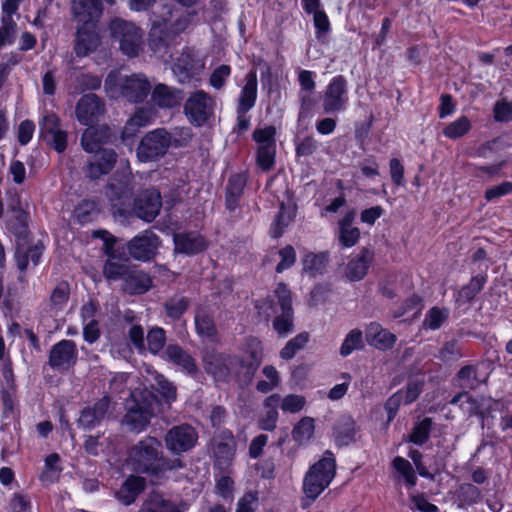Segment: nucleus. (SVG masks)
<instances>
[{
	"label": "nucleus",
	"instance_id": "obj_64",
	"mask_svg": "<svg viewBox=\"0 0 512 512\" xmlns=\"http://www.w3.org/2000/svg\"><path fill=\"white\" fill-rule=\"evenodd\" d=\"M15 28L16 24L13 18L9 16H2L0 27V48L13 42Z\"/></svg>",
	"mask_w": 512,
	"mask_h": 512
},
{
	"label": "nucleus",
	"instance_id": "obj_42",
	"mask_svg": "<svg viewBox=\"0 0 512 512\" xmlns=\"http://www.w3.org/2000/svg\"><path fill=\"white\" fill-rule=\"evenodd\" d=\"M328 263V253H307L303 260V271L312 277L323 274Z\"/></svg>",
	"mask_w": 512,
	"mask_h": 512
},
{
	"label": "nucleus",
	"instance_id": "obj_56",
	"mask_svg": "<svg viewBox=\"0 0 512 512\" xmlns=\"http://www.w3.org/2000/svg\"><path fill=\"white\" fill-rule=\"evenodd\" d=\"M193 133L189 127H177L169 132L170 147L183 148L189 145Z\"/></svg>",
	"mask_w": 512,
	"mask_h": 512
},
{
	"label": "nucleus",
	"instance_id": "obj_19",
	"mask_svg": "<svg viewBox=\"0 0 512 512\" xmlns=\"http://www.w3.org/2000/svg\"><path fill=\"white\" fill-rule=\"evenodd\" d=\"M117 161V154L112 149L98 151L84 167L85 176L91 180L99 179L110 173Z\"/></svg>",
	"mask_w": 512,
	"mask_h": 512
},
{
	"label": "nucleus",
	"instance_id": "obj_12",
	"mask_svg": "<svg viewBox=\"0 0 512 512\" xmlns=\"http://www.w3.org/2000/svg\"><path fill=\"white\" fill-rule=\"evenodd\" d=\"M213 99L204 91L199 90L190 95L184 105V112L190 123L202 126L212 116Z\"/></svg>",
	"mask_w": 512,
	"mask_h": 512
},
{
	"label": "nucleus",
	"instance_id": "obj_28",
	"mask_svg": "<svg viewBox=\"0 0 512 512\" xmlns=\"http://www.w3.org/2000/svg\"><path fill=\"white\" fill-rule=\"evenodd\" d=\"M151 285L152 279L150 276L134 265L122 283V289L128 294L137 295L147 292Z\"/></svg>",
	"mask_w": 512,
	"mask_h": 512
},
{
	"label": "nucleus",
	"instance_id": "obj_5",
	"mask_svg": "<svg viewBox=\"0 0 512 512\" xmlns=\"http://www.w3.org/2000/svg\"><path fill=\"white\" fill-rule=\"evenodd\" d=\"M336 474V462L329 451L310 467L303 481V490L308 498L315 500L331 483Z\"/></svg>",
	"mask_w": 512,
	"mask_h": 512
},
{
	"label": "nucleus",
	"instance_id": "obj_22",
	"mask_svg": "<svg viewBox=\"0 0 512 512\" xmlns=\"http://www.w3.org/2000/svg\"><path fill=\"white\" fill-rule=\"evenodd\" d=\"M100 45V37L95 24H83L77 30L74 51L78 57L87 56Z\"/></svg>",
	"mask_w": 512,
	"mask_h": 512
},
{
	"label": "nucleus",
	"instance_id": "obj_3",
	"mask_svg": "<svg viewBox=\"0 0 512 512\" xmlns=\"http://www.w3.org/2000/svg\"><path fill=\"white\" fill-rule=\"evenodd\" d=\"M160 411V401L157 396L148 389H134L127 401V411L122 419V424L134 433L144 431L151 419Z\"/></svg>",
	"mask_w": 512,
	"mask_h": 512
},
{
	"label": "nucleus",
	"instance_id": "obj_13",
	"mask_svg": "<svg viewBox=\"0 0 512 512\" xmlns=\"http://www.w3.org/2000/svg\"><path fill=\"white\" fill-rule=\"evenodd\" d=\"M105 102L96 94L83 95L77 102L75 113L81 125L93 126L105 115Z\"/></svg>",
	"mask_w": 512,
	"mask_h": 512
},
{
	"label": "nucleus",
	"instance_id": "obj_29",
	"mask_svg": "<svg viewBox=\"0 0 512 512\" xmlns=\"http://www.w3.org/2000/svg\"><path fill=\"white\" fill-rule=\"evenodd\" d=\"M182 98L180 90L162 83L157 84L151 93L152 103L160 108H173L180 104Z\"/></svg>",
	"mask_w": 512,
	"mask_h": 512
},
{
	"label": "nucleus",
	"instance_id": "obj_37",
	"mask_svg": "<svg viewBox=\"0 0 512 512\" xmlns=\"http://www.w3.org/2000/svg\"><path fill=\"white\" fill-rule=\"evenodd\" d=\"M354 218L355 213L348 212L339 221V241L345 247L354 246L360 238L359 229L353 226Z\"/></svg>",
	"mask_w": 512,
	"mask_h": 512
},
{
	"label": "nucleus",
	"instance_id": "obj_38",
	"mask_svg": "<svg viewBox=\"0 0 512 512\" xmlns=\"http://www.w3.org/2000/svg\"><path fill=\"white\" fill-rule=\"evenodd\" d=\"M246 185V177L243 174L232 175L226 187V207L234 211L239 203Z\"/></svg>",
	"mask_w": 512,
	"mask_h": 512
},
{
	"label": "nucleus",
	"instance_id": "obj_33",
	"mask_svg": "<svg viewBox=\"0 0 512 512\" xmlns=\"http://www.w3.org/2000/svg\"><path fill=\"white\" fill-rule=\"evenodd\" d=\"M146 481L140 476H129L116 493L117 499L124 505H130L145 489Z\"/></svg>",
	"mask_w": 512,
	"mask_h": 512
},
{
	"label": "nucleus",
	"instance_id": "obj_1",
	"mask_svg": "<svg viewBox=\"0 0 512 512\" xmlns=\"http://www.w3.org/2000/svg\"><path fill=\"white\" fill-rule=\"evenodd\" d=\"M128 463L133 471L151 476H159L167 471L184 467L180 458L164 456L162 443L152 436H146L131 447Z\"/></svg>",
	"mask_w": 512,
	"mask_h": 512
},
{
	"label": "nucleus",
	"instance_id": "obj_16",
	"mask_svg": "<svg viewBox=\"0 0 512 512\" xmlns=\"http://www.w3.org/2000/svg\"><path fill=\"white\" fill-rule=\"evenodd\" d=\"M161 207L160 192L154 188H149L139 192L135 197L133 212L138 218L151 222L159 215Z\"/></svg>",
	"mask_w": 512,
	"mask_h": 512
},
{
	"label": "nucleus",
	"instance_id": "obj_62",
	"mask_svg": "<svg viewBox=\"0 0 512 512\" xmlns=\"http://www.w3.org/2000/svg\"><path fill=\"white\" fill-rule=\"evenodd\" d=\"M314 92H299L298 98L300 103L298 120H304L308 118L316 104V100L313 96Z\"/></svg>",
	"mask_w": 512,
	"mask_h": 512
},
{
	"label": "nucleus",
	"instance_id": "obj_35",
	"mask_svg": "<svg viewBox=\"0 0 512 512\" xmlns=\"http://www.w3.org/2000/svg\"><path fill=\"white\" fill-rule=\"evenodd\" d=\"M163 358L181 366L188 373H195L197 366L192 356L178 344H169L164 352Z\"/></svg>",
	"mask_w": 512,
	"mask_h": 512
},
{
	"label": "nucleus",
	"instance_id": "obj_8",
	"mask_svg": "<svg viewBox=\"0 0 512 512\" xmlns=\"http://www.w3.org/2000/svg\"><path fill=\"white\" fill-rule=\"evenodd\" d=\"M170 148L169 132L158 128L148 132L139 142L136 154L141 162H152L163 157Z\"/></svg>",
	"mask_w": 512,
	"mask_h": 512
},
{
	"label": "nucleus",
	"instance_id": "obj_20",
	"mask_svg": "<svg viewBox=\"0 0 512 512\" xmlns=\"http://www.w3.org/2000/svg\"><path fill=\"white\" fill-rule=\"evenodd\" d=\"M203 68L190 49L184 50L172 66V71L180 83L189 82Z\"/></svg>",
	"mask_w": 512,
	"mask_h": 512
},
{
	"label": "nucleus",
	"instance_id": "obj_52",
	"mask_svg": "<svg viewBox=\"0 0 512 512\" xmlns=\"http://www.w3.org/2000/svg\"><path fill=\"white\" fill-rule=\"evenodd\" d=\"M292 220V213L282 204L271 227L270 232L272 237L279 238L280 236H282L285 229L290 225Z\"/></svg>",
	"mask_w": 512,
	"mask_h": 512
},
{
	"label": "nucleus",
	"instance_id": "obj_30",
	"mask_svg": "<svg viewBox=\"0 0 512 512\" xmlns=\"http://www.w3.org/2000/svg\"><path fill=\"white\" fill-rule=\"evenodd\" d=\"M109 136V129L107 127L89 126L82 134L81 146L86 152L96 154L102 150L100 145L106 143Z\"/></svg>",
	"mask_w": 512,
	"mask_h": 512
},
{
	"label": "nucleus",
	"instance_id": "obj_51",
	"mask_svg": "<svg viewBox=\"0 0 512 512\" xmlns=\"http://www.w3.org/2000/svg\"><path fill=\"white\" fill-rule=\"evenodd\" d=\"M308 341L309 334L307 332H302L296 335L294 338L289 340L280 351L281 358L285 360L292 359L295 354L307 344Z\"/></svg>",
	"mask_w": 512,
	"mask_h": 512
},
{
	"label": "nucleus",
	"instance_id": "obj_55",
	"mask_svg": "<svg viewBox=\"0 0 512 512\" xmlns=\"http://www.w3.org/2000/svg\"><path fill=\"white\" fill-rule=\"evenodd\" d=\"M431 427V418H424L413 428V431L410 435V441L416 445L424 444L429 439Z\"/></svg>",
	"mask_w": 512,
	"mask_h": 512
},
{
	"label": "nucleus",
	"instance_id": "obj_61",
	"mask_svg": "<svg viewBox=\"0 0 512 512\" xmlns=\"http://www.w3.org/2000/svg\"><path fill=\"white\" fill-rule=\"evenodd\" d=\"M196 330L199 335L212 337L216 334V326L210 316L205 313H197L195 316Z\"/></svg>",
	"mask_w": 512,
	"mask_h": 512
},
{
	"label": "nucleus",
	"instance_id": "obj_50",
	"mask_svg": "<svg viewBox=\"0 0 512 512\" xmlns=\"http://www.w3.org/2000/svg\"><path fill=\"white\" fill-rule=\"evenodd\" d=\"M189 307V300L183 296H174L164 303L167 316L173 320L179 319Z\"/></svg>",
	"mask_w": 512,
	"mask_h": 512
},
{
	"label": "nucleus",
	"instance_id": "obj_26",
	"mask_svg": "<svg viewBox=\"0 0 512 512\" xmlns=\"http://www.w3.org/2000/svg\"><path fill=\"white\" fill-rule=\"evenodd\" d=\"M366 341L369 345L379 349H391L396 343V335L383 328L377 322H371L365 330Z\"/></svg>",
	"mask_w": 512,
	"mask_h": 512
},
{
	"label": "nucleus",
	"instance_id": "obj_18",
	"mask_svg": "<svg viewBox=\"0 0 512 512\" xmlns=\"http://www.w3.org/2000/svg\"><path fill=\"white\" fill-rule=\"evenodd\" d=\"M159 237L151 231L136 235L127 243L129 255L135 260L149 261L157 252Z\"/></svg>",
	"mask_w": 512,
	"mask_h": 512
},
{
	"label": "nucleus",
	"instance_id": "obj_17",
	"mask_svg": "<svg viewBox=\"0 0 512 512\" xmlns=\"http://www.w3.org/2000/svg\"><path fill=\"white\" fill-rule=\"evenodd\" d=\"M78 358L75 342L72 340H61L54 344L50 350L48 364L57 371H68L72 368Z\"/></svg>",
	"mask_w": 512,
	"mask_h": 512
},
{
	"label": "nucleus",
	"instance_id": "obj_24",
	"mask_svg": "<svg viewBox=\"0 0 512 512\" xmlns=\"http://www.w3.org/2000/svg\"><path fill=\"white\" fill-rule=\"evenodd\" d=\"M174 251L185 255H195L207 247L205 239L197 232H180L173 236Z\"/></svg>",
	"mask_w": 512,
	"mask_h": 512
},
{
	"label": "nucleus",
	"instance_id": "obj_6",
	"mask_svg": "<svg viewBox=\"0 0 512 512\" xmlns=\"http://www.w3.org/2000/svg\"><path fill=\"white\" fill-rule=\"evenodd\" d=\"M110 36L119 43L120 50L134 57L142 50L143 32L135 23L120 17L111 19L108 25Z\"/></svg>",
	"mask_w": 512,
	"mask_h": 512
},
{
	"label": "nucleus",
	"instance_id": "obj_41",
	"mask_svg": "<svg viewBox=\"0 0 512 512\" xmlns=\"http://www.w3.org/2000/svg\"><path fill=\"white\" fill-rule=\"evenodd\" d=\"M139 512H179L177 507L158 492L150 493Z\"/></svg>",
	"mask_w": 512,
	"mask_h": 512
},
{
	"label": "nucleus",
	"instance_id": "obj_11",
	"mask_svg": "<svg viewBox=\"0 0 512 512\" xmlns=\"http://www.w3.org/2000/svg\"><path fill=\"white\" fill-rule=\"evenodd\" d=\"M281 313L273 320V328L281 337L286 336L294 329V313L292 308L291 292L284 283H279L274 291Z\"/></svg>",
	"mask_w": 512,
	"mask_h": 512
},
{
	"label": "nucleus",
	"instance_id": "obj_14",
	"mask_svg": "<svg viewBox=\"0 0 512 512\" xmlns=\"http://www.w3.org/2000/svg\"><path fill=\"white\" fill-rule=\"evenodd\" d=\"M197 439L196 430L188 424L172 427L164 437L166 448L177 455L192 449Z\"/></svg>",
	"mask_w": 512,
	"mask_h": 512
},
{
	"label": "nucleus",
	"instance_id": "obj_36",
	"mask_svg": "<svg viewBox=\"0 0 512 512\" xmlns=\"http://www.w3.org/2000/svg\"><path fill=\"white\" fill-rule=\"evenodd\" d=\"M484 401L483 397L475 398L467 391L457 393L451 400V405H458L464 414L467 416L484 415Z\"/></svg>",
	"mask_w": 512,
	"mask_h": 512
},
{
	"label": "nucleus",
	"instance_id": "obj_10",
	"mask_svg": "<svg viewBox=\"0 0 512 512\" xmlns=\"http://www.w3.org/2000/svg\"><path fill=\"white\" fill-rule=\"evenodd\" d=\"M40 139L50 148L62 153L67 148L68 133L61 126L60 118L54 113L46 114L39 122Z\"/></svg>",
	"mask_w": 512,
	"mask_h": 512
},
{
	"label": "nucleus",
	"instance_id": "obj_23",
	"mask_svg": "<svg viewBox=\"0 0 512 512\" xmlns=\"http://www.w3.org/2000/svg\"><path fill=\"white\" fill-rule=\"evenodd\" d=\"M213 453L219 466H227L235 453V441L228 430L221 431L212 439Z\"/></svg>",
	"mask_w": 512,
	"mask_h": 512
},
{
	"label": "nucleus",
	"instance_id": "obj_63",
	"mask_svg": "<svg viewBox=\"0 0 512 512\" xmlns=\"http://www.w3.org/2000/svg\"><path fill=\"white\" fill-rule=\"evenodd\" d=\"M305 403V397L296 394H289L284 398H281L279 406L284 412L297 413L303 409Z\"/></svg>",
	"mask_w": 512,
	"mask_h": 512
},
{
	"label": "nucleus",
	"instance_id": "obj_54",
	"mask_svg": "<svg viewBox=\"0 0 512 512\" xmlns=\"http://www.w3.org/2000/svg\"><path fill=\"white\" fill-rule=\"evenodd\" d=\"M486 280L487 278L484 275H477L473 277L467 285L461 288L459 291V298L465 301L473 300L475 296L482 290Z\"/></svg>",
	"mask_w": 512,
	"mask_h": 512
},
{
	"label": "nucleus",
	"instance_id": "obj_40",
	"mask_svg": "<svg viewBox=\"0 0 512 512\" xmlns=\"http://www.w3.org/2000/svg\"><path fill=\"white\" fill-rule=\"evenodd\" d=\"M152 120V114L149 110L139 108L136 112L127 120L123 131V138H131L136 135L140 128L148 125Z\"/></svg>",
	"mask_w": 512,
	"mask_h": 512
},
{
	"label": "nucleus",
	"instance_id": "obj_45",
	"mask_svg": "<svg viewBox=\"0 0 512 512\" xmlns=\"http://www.w3.org/2000/svg\"><path fill=\"white\" fill-rule=\"evenodd\" d=\"M459 386L463 389L474 390L485 382V379H480L477 367L474 365H466L462 367L457 373Z\"/></svg>",
	"mask_w": 512,
	"mask_h": 512
},
{
	"label": "nucleus",
	"instance_id": "obj_47",
	"mask_svg": "<svg viewBox=\"0 0 512 512\" xmlns=\"http://www.w3.org/2000/svg\"><path fill=\"white\" fill-rule=\"evenodd\" d=\"M471 121L466 116H461L454 122L449 123L444 129L445 137L455 140L465 136L471 130Z\"/></svg>",
	"mask_w": 512,
	"mask_h": 512
},
{
	"label": "nucleus",
	"instance_id": "obj_34",
	"mask_svg": "<svg viewBox=\"0 0 512 512\" xmlns=\"http://www.w3.org/2000/svg\"><path fill=\"white\" fill-rule=\"evenodd\" d=\"M281 396L277 393L268 396L263 403L264 413L258 419V426L264 431H273L278 421L277 408L280 404Z\"/></svg>",
	"mask_w": 512,
	"mask_h": 512
},
{
	"label": "nucleus",
	"instance_id": "obj_43",
	"mask_svg": "<svg viewBox=\"0 0 512 512\" xmlns=\"http://www.w3.org/2000/svg\"><path fill=\"white\" fill-rule=\"evenodd\" d=\"M10 212L7 228L15 235L24 234L28 225V213L20 206L19 201L10 207Z\"/></svg>",
	"mask_w": 512,
	"mask_h": 512
},
{
	"label": "nucleus",
	"instance_id": "obj_60",
	"mask_svg": "<svg viewBox=\"0 0 512 512\" xmlns=\"http://www.w3.org/2000/svg\"><path fill=\"white\" fill-rule=\"evenodd\" d=\"M447 317L448 314L445 310L433 307L427 312L423 326L431 330L439 329Z\"/></svg>",
	"mask_w": 512,
	"mask_h": 512
},
{
	"label": "nucleus",
	"instance_id": "obj_2",
	"mask_svg": "<svg viewBox=\"0 0 512 512\" xmlns=\"http://www.w3.org/2000/svg\"><path fill=\"white\" fill-rule=\"evenodd\" d=\"M195 13L178 14L169 5L162 7L160 15H154L150 31L149 45L165 61L172 58L169 48L176 35L184 32L192 22Z\"/></svg>",
	"mask_w": 512,
	"mask_h": 512
},
{
	"label": "nucleus",
	"instance_id": "obj_59",
	"mask_svg": "<svg viewBox=\"0 0 512 512\" xmlns=\"http://www.w3.org/2000/svg\"><path fill=\"white\" fill-rule=\"evenodd\" d=\"M127 337L138 353L142 354L146 351L145 333L141 325L132 324L127 331Z\"/></svg>",
	"mask_w": 512,
	"mask_h": 512
},
{
	"label": "nucleus",
	"instance_id": "obj_44",
	"mask_svg": "<svg viewBox=\"0 0 512 512\" xmlns=\"http://www.w3.org/2000/svg\"><path fill=\"white\" fill-rule=\"evenodd\" d=\"M43 253L42 246H32L27 249L18 248L15 253L17 267L21 272H24L31 262L33 266H37Z\"/></svg>",
	"mask_w": 512,
	"mask_h": 512
},
{
	"label": "nucleus",
	"instance_id": "obj_39",
	"mask_svg": "<svg viewBox=\"0 0 512 512\" xmlns=\"http://www.w3.org/2000/svg\"><path fill=\"white\" fill-rule=\"evenodd\" d=\"M355 421L350 416H343L334 428L335 441L340 446L349 445L355 440Z\"/></svg>",
	"mask_w": 512,
	"mask_h": 512
},
{
	"label": "nucleus",
	"instance_id": "obj_7",
	"mask_svg": "<svg viewBox=\"0 0 512 512\" xmlns=\"http://www.w3.org/2000/svg\"><path fill=\"white\" fill-rule=\"evenodd\" d=\"M95 237H101L104 240L103 251L107 256V260L103 266V275L108 281H122L124 282L132 265L129 259H122L114 249L115 238L105 230H100L95 233Z\"/></svg>",
	"mask_w": 512,
	"mask_h": 512
},
{
	"label": "nucleus",
	"instance_id": "obj_27",
	"mask_svg": "<svg viewBox=\"0 0 512 512\" xmlns=\"http://www.w3.org/2000/svg\"><path fill=\"white\" fill-rule=\"evenodd\" d=\"M75 17L83 24H95L103 12L101 0H73Z\"/></svg>",
	"mask_w": 512,
	"mask_h": 512
},
{
	"label": "nucleus",
	"instance_id": "obj_4",
	"mask_svg": "<svg viewBox=\"0 0 512 512\" xmlns=\"http://www.w3.org/2000/svg\"><path fill=\"white\" fill-rule=\"evenodd\" d=\"M104 86L112 97H123L131 103L144 101L151 91V83L144 74L123 75L115 70L107 75Z\"/></svg>",
	"mask_w": 512,
	"mask_h": 512
},
{
	"label": "nucleus",
	"instance_id": "obj_46",
	"mask_svg": "<svg viewBox=\"0 0 512 512\" xmlns=\"http://www.w3.org/2000/svg\"><path fill=\"white\" fill-rule=\"evenodd\" d=\"M70 296V285L66 281H62L56 285L50 295V309L58 312L67 304Z\"/></svg>",
	"mask_w": 512,
	"mask_h": 512
},
{
	"label": "nucleus",
	"instance_id": "obj_57",
	"mask_svg": "<svg viewBox=\"0 0 512 512\" xmlns=\"http://www.w3.org/2000/svg\"><path fill=\"white\" fill-rule=\"evenodd\" d=\"M276 145L258 146L257 164L264 171H269L275 161Z\"/></svg>",
	"mask_w": 512,
	"mask_h": 512
},
{
	"label": "nucleus",
	"instance_id": "obj_9",
	"mask_svg": "<svg viewBox=\"0 0 512 512\" xmlns=\"http://www.w3.org/2000/svg\"><path fill=\"white\" fill-rule=\"evenodd\" d=\"M348 82L342 75L335 76L323 93L322 108L325 114H337L344 111L348 104Z\"/></svg>",
	"mask_w": 512,
	"mask_h": 512
},
{
	"label": "nucleus",
	"instance_id": "obj_53",
	"mask_svg": "<svg viewBox=\"0 0 512 512\" xmlns=\"http://www.w3.org/2000/svg\"><path fill=\"white\" fill-rule=\"evenodd\" d=\"M362 347V331L359 329H353L346 335L340 347V354L346 357L350 355L354 350L360 349Z\"/></svg>",
	"mask_w": 512,
	"mask_h": 512
},
{
	"label": "nucleus",
	"instance_id": "obj_49",
	"mask_svg": "<svg viewBox=\"0 0 512 512\" xmlns=\"http://www.w3.org/2000/svg\"><path fill=\"white\" fill-rule=\"evenodd\" d=\"M146 341V350H149L152 354L157 355L160 351L163 350L166 343L165 330L161 327H153L148 331Z\"/></svg>",
	"mask_w": 512,
	"mask_h": 512
},
{
	"label": "nucleus",
	"instance_id": "obj_32",
	"mask_svg": "<svg viewBox=\"0 0 512 512\" xmlns=\"http://www.w3.org/2000/svg\"><path fill=\"white\" fill-rule=\"evenodd\" d=\"M261 360L255 352H252L248 358L233 359V367H237L236 377L240 385H249L260 366Z\"/></svg>",
	"mask_w": 512,
	"mask_h": 512
},
{
	"label": "nucleus",
	"instance_id": "obj_25",
	"mask_svg": "<svg viewBox=\"0 0 512 512\" xmlns=\"http://www.w3.org/2000/svg\"><path fill=\"white\" fill-rule=\"evenodd\" d=\"M374 252L372 249L364 247L359 254L352 257L346 265L345 275L350 281L362 280L373 261Z\"/></svg>",
	"mask_w": 512,
	"mask_h": 512
},
{
	"label": "nucleus",
	"instance_id": "obj_31",
	"mask_svg": "<svg viewBox=\"0 0 512 512\" xmlns=\"http://www.w3.org/2000/svg\"><path fill=\"white\" fill-rule=\"evenodd\" d=\"M257 99V74L255 70H251L245 76V85L241 90L237 112L247 113L253 108Z\"/></svg>",
	"mask_w": 512,
	"mask_h": 512
},
{
	"label": "nucleus",
	"instance_id": "obj_48",
	"mask_svg": "<svg viewBox=\"0 0 512 512\" xmlns=\"http://www.w3.org/2000/svg\"><path fill=\"white\" fill-rule=\"evenodd\" d=\"M314 429V420L310 417H304L293 428V439L300 444L307 443L313 436Z\"/></svg>",
	"mask_w": 512,
	"mask_h": 512
},
{
	"label": "nucleus",
	"instance_id": "obj_58",
	"mask_svg": "<svg viewBox=\"0 0 512 512\" xmlns=\"http://www.w3.org/2000/svg\"><path fill=\"white\" fill-rule=\"evenodd\" d=\"M393 467L404 477L409 486H415L417 477L411 463L403 457L397 456L393 460Z\"/></svg>",
	"mask_w": 512,
	"mask_h": 512
},
{
	"label": "nucleus",
	"instance_id": "obj_21",
	"mask_svg": "<svg viewBox=\"0 0 512 512\" xmlns=\"http://www.w3.org/2000/svg\"><path fill=\"white\" fill-rule=\"evenodd\" d=\"M233 359L215 351L207 352L203 357L204 369L217 381H226L233 368Z\"/></svg>",
	"mask_w": 512,
	"mask_h": 512
},
{
	"label": "nucleus",
	"instance_id": "obj_15",
	"mask_svg": "<svg viewBox=\"0 0 512 512\" xmlns=\"http://www.w3.org/2000/svg\"><path fill=\"white\" fill-rule=\"evenodd\" d=\"M113 409L111 398L105 395L93 405L81 410L78 425L84 430H91L108 419L113 413Z\"/></svg>",
	"mask_w": 512,
	"mask_h": 512
}]
</instances>
